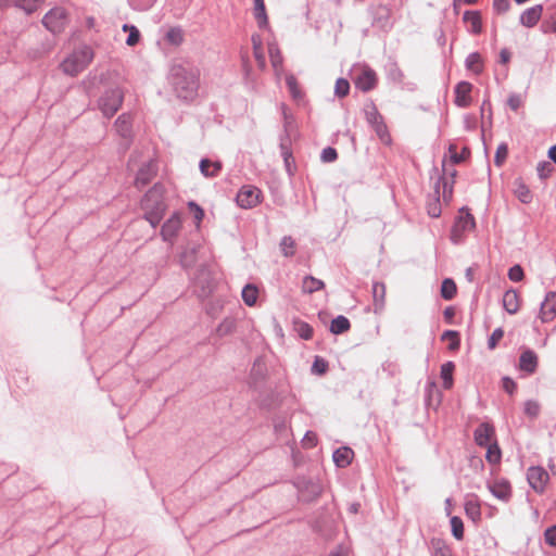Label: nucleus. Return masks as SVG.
Returning <instances> with one entry per match:
<instances>
[{
  "instance_id": "nucleus-1",
  "label": "nucleus",
  "mask_w": 556,
  "mask_h": 556,
  "mask_svg": "<svg viewBox=\"0 0 556 556\" xmlns=\"http://www.w3.org/2000/svg\"><path fill=\"white\" fill-rule=\"evenodd\" d=\"M170 75L179 97L188 99L195 93L199 86L198 71L176 64L172 67Z\"/></svg>"
},
{
  "instance_id": "nucleus-2",
  "label": "nucleus",
  "mask_w": 556,
  "mask_h": 556,
  "mask_svg": "<svg viewBox=\"0 0 556 556\" xmlns=\"http://www.w3.org/2000/svg\"><path fill=\"white\" fill-rule=\"evenodd\" d=\"M163 197V187L155 185L147 192L141 201V207L144 211V217L153 227H155L161 222L166 210Z\"/></svg>"
},
{
  "instance_id": "nucleus-3",
  "label": "nucleus",
  "mask_w": 556,
  "mask_h": 556,
  "mask_svg": "<svg viewBox=\"0 0 556 556\" xmlns=\"http://www.w3.org/2000/svg\"><path fill=\"white\" fill-rule=\"evenodd\" d=\"M93 56V50L90 47L84 46L70 54L60 66L64 74L74 77L91 63Z\"/></svg>"
},
{
  "instance_id": "nucleus-4",
  "label": "nucleus",
  "mask_w": 556,
  "mask_h": 556,
  "mask_svg": "<svg viewBox=\"0 0 556 556\" xmlns=\"http://www.w3.org/2000/svg\"><path fill=\"white\" fill-rule=\"evenodd\" d=\"M124 92L119 88L106 91L99 100V109L106 117H112L122 106Z\"/></svg>"
},
{
  "instance_id": "nucleus-5",
  "label": "nucleus",
  "mask_w": 556,
  "mask_h": 556,
  "mask_svg": "<svg viewBox=\"0 0 556 556\" xmlns=\"http://www.w3.org/2000/svg\"><path fill=\"white\" fill-rule=\"evenodd\" d=\"M476 226L473 216L465 208H462L458 213L456 222L452 228L451 239L453 242L458 243L464 233L471 231Z\"/></svg>"
},
{
  "instance_id": "nucleus-6",
  "label": "nucleus",
  "mask_w": 556,
  "mask_h": 556,
  "mask_svg": "<svg viewBox=\"0 0 556 556\" xmlns=\"http://www.w3.org/2000/svg\"><path fill=\"white\" fill-rule=\"evenodd\" d=\"M42 24L52 33H61L67 24V12L63 8H53L42 18Z\"/></svg>"
},
{
  "instance_id": "nucleus-7",
  "label": "nucleus",
  "mask_w": 556,
  "mask_h": 556,
  "mask_svg": "<svg viewBox=\"0 0 556 556\" xmlns=\"http://www.w3.org/2000/svg\"><path fill=\"white\" fill-rule=\"evenodd\" d=\"M366 115H367V121L370 123V125L375 129L379 139L383 143L389 144L391 142V137L388 131V127L383 121V117L377 111L376 106L372 105L370 108V110L367 111Z\"/></svg>"
},
{
  "instance_id": "nucleus-8",
  "label": "nucleus",
  "mask_w": 556,
  "mask_h": 556,
  "mask_svg": "<svg viewBox=\"0 0 556 556\" xmlns=\"http://www.w3.org/2000/svg\"><path fill=\"white\" fill-rule=\"evenodd\" d=\"M527 479L531 488L538 492L543 493L549 481L548 472L541 466L530 467L527 471Z\"/></svg>"
},
{
  "instance_id": "nucleus-9",
  "label": "nucleus",
  "mask_w": 556,
  "mask_h": 556,
  "mask_svg": "<svg viewBox=\"0 0 556 556\" xmlns=\"http://www.w3.org/2000/svg\"><path fill=\"white\" fill-rule=\"evenodd\" d=\"M261 191L252 186L242 187L237 194V203L242 208H252L260 203Z\"/></svg>"
},
{
  "instance_id": "nucleus-10",
  "label": "nucleus",
  "mask_w": 556,
  "mask_h": 556,
  "mask_svg": "<svg viewBox=\"0 0 556 556\" xmlns=\"http://www.w3.org/2000/svg\"><path fill=\"white\" fill-rule=\"evenodd\" d=\"M539 318L542 323H552L556 318V292L548 291L540 306Z\"/></svg>"
},
{
  "instance_id": "nucleus-11",
  "label": "nucleus",
  "mask_w": 556,
  "mask_h": 556,
  "mask_svg": "<svg viewBox=\"0 0 556 556\" xmlns=\"http://www.w3.org/2000/svg\"><path fill=\"white\" fill-rule=\"evenodd\" d=\"M354 83H355L356 88L366 92L376 87L377 75L371 68L365 66L362 68L361 73L355 78Z\"/></svg>"
},
{
  "instance_id": "nucleus-12",
  "label": "nucleus",
  "mask_w": 556,
  "mask_h": 556,
  "mask_svg": "<svg viewBox=\"0 0 556 556\" xmlns=\"http://www.w3.org/2000/svg\"><path fill=\"white\" fill-rule=\"evenodd\" d=\"M495 437V429L489 422L481 424L475 430V442L480 446H488L492 444Z\"/></svg>"
},
{
  "instance_id": "nucleus-13",
  "label": "nucleus",
  "mask_w": 556,
  "mask_h": 556,
  "mask_svg": "<svg viewBox=\"0 0 556 556\" xmlns=\"http://www.w3.org/2000/svg\"><path fill=\"white\" fill-rule=\"evenodd\" d=\"M181 228V218L179 214L172 215L162 226L161 235L165 241H172L178 235Z\"/></svg>"
},
{
  "instance_id": "nucleus-14",
  "label": "nucleus",
  "mask_w": 556,
  "mask_h": 556,
  "mask_svg": "<svg viewBox=\"0 0 556 556\" xmlns=\"http://www.w3.org/2000/svg\"><path fill=\"white\" fill-rule=\"evenodd\" d=\"M472 85L468 81H460L455 87V104L460 108H467L471 103Z\"/></svg>"
},
{
  "instance_id": "nucleus-15",
  "label": "nucleus",
  "mask_w": 556,
  "mask_h": 556,
  "mask_svg": "<svg viewBox=\"0 0 556 556\" xmlns=\"http://www.w3.org/2000/svg\"><path fill=\"white\" fill-rule=\"evenodd\" d=\"M491 493L502 501H508L511 495V486L505 479H498L489 484Z\"/></svg>"
},
{
  "instance_id": "nucleus-16",
  "label": "nucleus",
  "mask_w": 556,
  "mask_h": 556,
  "mask_svg": "<svg viewBox=\"0 0 556 556\" xmlns=\"http://www.w3.org/2000/svg\"><path fill=\"white\" fill-rule=\"evenodd\" d=\"M156 164L153 161H150L149 163L144 164L138 172L136 177V186L137 187H144L147 186L152 178L156 175Z\"/></svg>"
},
{
  "instance_id": "nucleus-17",
  "label": "nucleus",
  "mask_w": 556,
  "mask_h": 556,
  "mask_svg": "<svg viewBox=\"0 0 556 556\" xmlns=\"http://www.w3.org/2000/svg\"><path fill=\"white\" fill-rule=\"evenodd\" d=\"M543 13V7L538 4L522 12L520 22L526 27H533L538 24Z\"/></svg>"
},
{
  "instance_id": "nucleus-18",
  "label": "nucleus",
  "mask_w": 556,
  "mask_h": 556,
  "mask_svg": "<svg viewBox=\"0 0 556 556\" xmlns=\"http://www.w3.org/2000/svg\"><path fill=\"white\" fill-rule=\"evenodd\" d=\"M538 367V356L531 351H525L519 358V368L528 374H533Z\"/></svg>"
},
{
  "instance_id": "nucleus-19",
  "label": "nucleus",
  "mask_w": 556,
  "mask_h": 556,
  "mask_svg": "<svg viewBox=\"0 0 556 556\" xmlns=\"http://www.w3.org/2000/svg\"><path fill=\"white\" fill-rule=\"evenodd\" d=\"M503 306L508 314H516L520 308V298L515 290H508L503 295Z\"/></svg>"
},
{
  "instance_id": "nucleus-20",
  "label": "nucleus",
  "mask_w": 556,
  "mask_h": 556,
  "mask_svg": "<svg viewBox=\"0 0 556 556\" xmlns=\"http://www.w3.org/2000/svg\"><path fill=\"white\" fill-rule=\"evenodd\" d=\"M354 457V452L348 446H342L333 453V462L338 467L344 468L349 466Z\"/></svg>"
},
{
  "instance_id": "nucleus-21",
  "label": "nucleus",
  "mask_w": 556,
  "mask_h": 556,
  "mask_svg": "<svg viewBox=\"0 0 556 556\" xmlns=\"http://www.w3.org/2000/svg\"><path fill=\"white\" fill-rule=\"evenodd\" d=\"M254 17L257 22L258 27L266 28L268 27V16L266 13L265 2L264 0H254V9H253Z\"/></svg>"
},
{
  "instance_id": "nucleus-22",
  "label": "nucleus",
  "mask_w": 556,
  "mask_h": 556,
  "mask_svg": "<svg viewBox=\"0 0 556 556\" xmlns=\"http://www.w3.org/2000/svg\"><path fill=\"white\" fill-rule=\"evenodd\" d=\"M514 193L522 203H530L532 201V192L528 186L521 180L516 179L514 182Z\"/></svg>"
},
{
  "instance_id": "nucleus-23",
  "label": "nucleus",
  "mask_w": 556,
  "mask_h": 556,
  "mask_svg": "<svg viewBox=\"0 0 556 556\" xmlns=\"http://www.w3.org/2000/svg\"><path fill=\"white\" fill-rule=\"evenodd\" d=\"M464 22L469 24L470 31L480 34L482 30L481 15L478 11H466L463 17Z\"/></svg>"
},
{
  "instance_id": "nucleus-24",
  "label": "nucleus",
  "mask_w": 556,
  "mask_h": 556,
  "mask_svg": "<svg viewBox=\"0 0 556 556\" xmlns=\"http://www.w3.org/2000/svg\"><path fill=\"white\" fill-rule=\"evenodd\" d=\"M252 45H253V54L255 58V61L261 70H264L266 67V59L263 51V43L262 39L258 35L252 36Z\"/></svg>"
},
{
  "instance_id": "nucleus-25",
  "label": "nucleus",
  "mask_w": 556,
  "mask_h": 556,
  "mask_svg": "<svg viewBox=\"0 0 556 556\" xmlns=\"http://www.w3.org/2000/svg\"><path fill=\"white\" fill-rule=\"evenodd\" d=\"M268 54H269V59H270V63H271L273 67L276 71L281 70L282 63H283V58H282V54H281V51H280L278 45L275 41L268 43Z\"/></svg>"
},
{
  "instance_id": "nucleus-26",
  "label": "nucleus",
  "mask_w": 556,
  "mask_h": 556,
  "mask_svg": "<svg viewBox=\"0 0 556 556\" xmlns=\"http://www.w3.org/2000/svg\"><path fill=\"white\" fill-rule=\"evenodd\" d=\"M455 365L453 362H446L441 366V378L443 380V388L448 390L453 387V374Z\"/></svg>"
},
{
  "instance_id": "nucleus-27",
  "label": "nucleus",
  "mask_w": 556,
  "mask_h": 556,
  "mask_svg": "<svg viewBox=\"0 0 556 556\" xmlns=\"http://www.w3.org/2000/svg\"><path fill=\"white\" fill-rule=\"evenodd\" d=\"M115 128L122 137L129 138L131 134L130 116L126 114L118 116L115 121Z\"/></svg>"
},
{
  "instance_id": "nucleus-28",
  "label": "nucleus",
  "mask_w": 556,
  "mask_h": 556,
  "mask_svg": "<svg viewBox=\"0 0 556 556\" xmlns=\"http://www.w3.org/2000/svg\"><path fill=\"white\" fill-rule=\"evenodd\" d=\"M286 84L291 97L295 101H302L304 99V92L302 91L296 78L293 75H287Z\"/></svg>"
},
{
  "instance_id": "nucleus-29",
  "label": "nucleus",
  "mask_w": 556,
  "mask_h": 556,
  "mask_svg": "<svg viewBox=\"0 0 556 556\" xmlns=\"http://www.w3.org/2000/svg\"><path fill=\"white\" fill-rule=\"evenodd\" d=\"M324 287H325L324 281H321L313 276H306L302 282L303 292L308 293V294H311L315 291L321 290V289H324Z\"/></svg>"
},
{
  "instance_id": "nucleus-30",
  "label": "nucleus",
  "mask_w": 556,
  "mask_h": 556,
  "mask_svg": "<svg viewBox=\"0 0 556 556\" xmlns=\"http://www.w3.org/2000/svg\"><path fill=\"white\" fill-rule=\"evenodd\" d=\"M351 327L349 319L344 316L336 317L330 325V331L334 334H340L348 331Z\"/></svg>"
},
{
  "instance_id": "nucleus-31",
  "label": "nucleus",
  "mask_w": 556,
  "mask_h": 556,
  "mask_svg": "<svg viewBox=\"0 0 556 556\" xmlns=\"http://www.w3.org/2000/svg\"><path fill=\"white\" fill-rule=\"evenodd\" d=\"M201 172L206 177H213L218 174L222 168L219 162H211L210 160H202L200 163Z\"/></svg>"
},
{
  "instance_id": "nucleus-32",
  "label": "nucleus",
  "mask_w": 556,
  "mask_h": 556,
  "mask_svg": "<svg viewBox=\"0 0 556 556\" xmlns=\"http://www.w3.org/2000/svg\"><path fill=\"white\" fill-rule=\"evenodd\" d=\"M456 292H457V287H456V283L454 282V280L450 279V278L444 279L442 282V286H441V296L444 300L448 301V300H452L456 295Z\"/></svg>"
},
{
  "instance_id": "nucleus-33",
  "label": "nucleus",
  "mask_w": 556,
  "mask_h": 556,
  "mask_svg": "<svg viewBox=\"0 0 556 556\" xmlns=\"http://www.w3.org/2000/svg\"><path fill=\"white\" fill-rule=\"evenodd\" d=\"M372 296L376 308H382L386 296V286L380 282H376L372 286Z\"/></svg>"
},
{
  "instance_id": "nucleus-34",
  "label": "nucleus",
  "mask_w": 556,
  "mask_h": 556,
  "mask_svg": "<svg viewBox=\"0 0 556 556\" xmlns=\"http://www.w3.org/2000/svg\"><path fill=\"white\" fill-rule=\"evenodd\" d=\"M258 290L255 286L247 285L242 290L243 302L248 306H253L256 303Z\"/></svg>"
},
{
  "instance_id": "nucleus-35",
  "label": "nucleus",
  "mask_w": 556,
  "mask_h": 556,
  "mask_svg": "<svg viewBox=\"0 0 556 556\" xmlns=\"http://www.w3.org/2000/svg\"><path fill=\"white\" fill-rule=\"evenodd\" d=\"M467 516L473 521L479 520L481 517L480 504L477 500H468L465 504Z\"/></svg>"
},
{
  "instance_id": "nucleus-36",
  "label": "nucleus",
  "mask_w": 556,
  "mask_h": 556,
  "mask_svg": "<svg viewBox=\"0 0 556 556\" xmlns=\"http://www.w3.org/2000/svg\"><path fill=\"white\" fill-rule=\"evenodd\" d=\"M441 339L442 341L448 343V349L451 351H456L459 349L460 340L457 331L447 330L442 334Z\"/></svg>"
},
{
  "instance_id": "nucleus-37",
  "label": "nucleus",
  "mask_w": 556,
  "mask_h": 556,
  "mask_svg": "<svg viewBox=\"0 0 556 556\" xmlns=\"http://www.w3.org/2000/svg\"><path fill=\"white\" fill-rule=\"evenodd\" d=\"M45 2V0H16V5L30 14L38 10V8Z\"/></svg>"
},
{
  "instance_id": "nucleus-38",
  "label": "nucleus",
  "mask_w": 556,
  "mask_h": 556,
  "mask_svg": "<svg viewBox=\"0 0 556 556\" xmlns=\"http://www.w3.org/2000/svg\"><path fill=\"white\" fill-rule=\"evenodd\" d=\"M485 458L490 464H498L501 462L502 453L496 442L486 446Z\"/></svg>"
},
{
  "instance_id": "nucleus-39",
  "label": "nucleus",
  "mask_w": 556,
  "mask_h": 556,
  "mask_svg": "<svg viewBox=\"0 0 556 556\" xmlns=\"http://www.w3.org/2000/svg\"><path fill=\"white\" fill-rule=\"evenodd\" d=\"M123 30L129 33L128 38L126 40V43L129 47H134V46H136L139 42V40H140V33L137 29V27H135L132 25L125 24L123 26Z\"/></svg>"
},
{
  "instance_id": "nucleus-40",
  "label": "nucleus",
  "mask_w": 556,
  "mask_h": 556,
  "mask_svg": "<svg viewBox=\"0 0 556 556\" xmlns=\"http://www.w3.org/2000/svg\"><path fill=\"white\" fill-rule=\"evenodd\" d=\"M466 65L470 71L480 73L482 71L481 56L478 53H471L466 60Z\"/></svg>"
},
{
  "instance_id": "nucleus-41",
  "label": "nucleus",
  "mask_w": 556,
  "mask_h": 556,
  "mask_svg": "<svg viewBox=\"0 0 556 556\" xmlns=\"http://www.w3.org/2000/svg\"><path fill=\"white\" fill-rule=\"evenodd\" d=\"M451 527L455 539L462 540L464 538V523L462 519L457 516L452 517Z\"/></svg>"
},
{
  "instance_id": "nucleus-42",
  "label": "nucleus",
  "mask_w": 556,
  "mask_h": 556,
  "mask_svg": "<svg viewBox=\"0 0 556 556\" xmlns=\"http://www.w3.org/2000/svg\"><path fill=\"white\" fill-rule=\"evenodd\" d=\"M280 248L285 256H292L295 253V242L291 237H285L280 242Z\"/></svg>"
},
{
  "instance_id": "nucleus-43",
  "label": "nucleus",
  "mask_w": 556,
  "mask_h": 556,
  "mask_svg": "<svg viewBox=\"0 0 556 556\" xmlns=\"http://www.w3.org/2000/svg\"><path fill=\"white\" fill-rule=\"evenodd\" d=\"M448 151L451 153V157L453 160V163H460L462 161H464L466 157L469 156L470 154V151L468 148H464L462 150V153H457L456 152V146L454 144H451L450 148H448Z\"/></svg>"
},
{
  "instance_id": "nucleus-44",
  "label": "nucleus",
  "mask_w": 556,
  "mask_h": 556,
  "mask_svg": "<svg viewBox=\"0 0 556 556\" xmlns=\"http://www.w3.org/2000/svg\"><path fill=\"white\" fill-rule=\"evenodd\" d=\"M166 39L173 45H180L184 40V34L179 28H172L166 34Z\"/></svg>"
},
{
  "instance_id": "nucleus-45",
  "label": "nucleus",
  "mask_w": 556,
  "mask_h": 556,
  "mask_svg": "<svg viewBox=\"0 0 556 556\" xmlns=\"http://www.w3.org/2000/svg\"><path fill=\"white\" fill-rule=\"evenodd\" d=\"M508 155V148L505 143L497 147L494 163L496 166H502Z\"/></svg>"
},
{
  "instance_id": "nucleus-46",
  "label": "nucleus",
  "mask_w": 556,
  "mask_h": 556,
  "mask_svg": "<svg viewBox=\"0 0 556 556\" xmlns=\"http://www.w3.org/2000/svg\"><path fill=\"white\" fill-rule=\"evenodd\" d=\"M350 91V84L346 79L339 78L336 81V94L340 98L348 96Z\"/></svg>"
},
{
  "instance_id": "nucleus-47",
  "label": "nucleus",
  "mask_w": 556,
  "mask_h": 556,
  "mask_svg": "<svg viewBox=\"0 0 556 556\" xmlns=\"http://www.w3.org/2000/svg\"><path fill=\"white\" fill-rule=\"evenodd\" d=\"M296 331L299 336L305 340H308L313 337V328L306 323H298Z\"/></svg>"
},
{
  "instance_id": "nucleus-48",
  "label": "nucleus",
  "mask_w": 556,
  "mask_h": 556,
  "mask_svg": "<svg viewBox=\"0 0 556 556\" xmlns=\"http://www.w3.org/2000/svg\"><path fill=\"white\" fill-rule=\"evenodd\" d=\"M504 330L502 328H496L488 341V346L490 350H494L497 343L503 339Z\"/></svg>"
},
{
  "instance_id": "nucleus-49",
  "label": "nucleus",
  "mask_w": 556,
  "mask_h": 556,
  "mask_svg": "<svg viewBox=\"0 0 556 556\" xmlns=\"http://www.w3.org/2000/svg\"><path fill=\"white\" fill-rule=\"evenodd\" d=\"M540 413V405L535 401H527L525 403V414L529 417H536Z\"/></svg>"
},
{
  "instance_id": "nucleus-50",
  "label": "nucleus",
  "mask_w": 556,
  "mask_h": 556,
  "mask_svg": "<svg viewBox=\"0 0 556 556\" xmlns=\"http://www.w3.org/2000/svg\"><path fill=\"white\" fill-rule=\"evenodd\" d=\"M188 207L193 213V216H194V219L197 223V227H199L200 223L202 222V219L204 217V211L197 203H194L192 201L188 203Z\"/></svg>"
},
{
  "instance_id": "nucleus-51",
  "label": "nucleus",
  "mask_w": 556,
  "mask_h": 556,
  "mask_svg": "<svg viewBox=\"0 0 556 556\" xmlns=\"http://www.w3.org/2000/svg\"><path fill=\"white\" fill-rule=\"evenodd\" d=\"M327 369L328 363L321 357H316L312 367L313 372L317 375H323L327 371Z\"/></svg>"
},
{
  "instance_id": "nucleus-52",
  "label": "nucleus",
  "mask_w": 556,
  "mask_h": 556,
  "mask_svg": "<svg viewBox=\"0 0 556 556\" xmlns=\"http://www.w3.org/2000/svg\"><path fill=\"white\" fill-rule=\"evenodd\" d=\"M523 276H525L523 269L521 268L520 265H515L511 268H509V270H508V278L511 281H515V282L521 281L523 279Z\"/></svg>"
},
{
  "instance_id": "nucleus-53",
  "label": "nucleus",
  "mask_w": 556,
  "mask_h": 556,
  "mask_svg": "<svg viewBox=\"0 0 556 556\" xmlns=\"http://www.w3.org/2000/svg\"><path fill=\"white\" fill-rule=\"evenodd\" d=\"M318 439L315 432L308 431L302 440V445L305 448H312L317 445Z\"/></svg>"
},
{
  "instance_id": "nucleus-54",
  "label": "nucleus",
  "mask_w": 556,
  "mask_h": 556,
  "mask_svg": "<svg viewBox=\"0 0 556 556\" xmlns=\"http://www.w3.org/2000/svg\"><path fill=\"white\" fill-rule=\"evenodd\" d=\"M507 104L513 111H517L522 106L523 99L520 94H511L507 100Z\"/></svg>"
},
{
  "instance_id": "nucleus-55",
  "label": "nucleus",
  "mask_w": 556,
  "mask_h": 556,
  "mask_svg": "<svg viewBox=\"0 0 556 556\" xmlns=\"http://www.w3.org/2000/svg\"><path fill=\"white\" fill-rule=\"evenodd\" d=\"M545 542L551 546H556V526L549 527L544 533Z\"/></svg>"
},
{
  "instance_id": "nucleus-56",
  "label": "nucleus",
  "mask_w": 556,
  "mask_h": 556,
  "mask_svg": "<svg viewBox=\"0 0 556 556\" xmlns=\"http://www.w3.org/2000/svg\"><path fill=\"white\" fill-rule=\"evenodd\" d=\"M338 157V153L336 151V149L333 148H326L324 149L323 153H321V160L324 162H333L336 161Z\"/></svg>"
},
{
  "instance_id": "nucleus-57",
  "label": "nucleus",
  "mask_w": 556,
  "mask_h": 556,
  "mask_svg": "<svg viewBox=\"0 0 556 556\" xmlns=\"http://www.w3.org/2000/svg\"><path fill=\"white\" fill-rule=\"evenodd\" d=\"M544 33H556V13L542 25Z\"/></svg>"
},
{
  "instance_id": "nucleus-58",
  "label": "nucleus",
  "mask_w": 556,
  "mask_h": 556,
  "mask_svg": "<svg viewBox=\"0 0 556 556\" xmlns=\"http://www.w3.org/2000/svg\"><path fill=\"white\" fill-rule=\"evenodd\" d=\"M493 8L498 13H505L509 9L508 0H493Z\"/></svg>"
},
{
  "instance_id": "nucleus-59",
  "label": "nucleus",
  "mask_w": 556,
  "mask_h": 556,
  "mask_svg": "<svg viewBox=\"0 0 556 556\" xmlns=\"http://www.w3.org/2000/svg\"><path fill=\"white\" fill-rule=\"evenodd\" d=\"M428 214L431 217H439L440 216V214H441V206H440V203H439L438 199H435L433 201V203H430L428 205Z\"/></svg>"
},
{
  "instance_id": "nucleus-60",
  "label": "nucleus",
  "mask_w": 556,
  "mask_h": 556,
  "mask_svg": "<svg viewBox=\"0 0 556 556\" xmlns=\"http://www.w3.org/2000/svg\"><path fill=\"white\" fill-rule=\"evenodd\" d=\"M503 389H504L507 393L513 394V393L516 391V389H517V384H516V382H515L513 379H510L509 377H505V378H503Z\"/></svg>"
},
{
  "instance_id": "nucleus-61",
  "label": "nucleus",
  "mask_w": 556,
  "mask_h": 556,
  "mask_svg": "<svg viewBox=\"0 0 556 556\" xmlns=\"http://www.w3.org/2000/svg\"><path fill=\"white\" fill-rule=\"evenodd\" d=\"M434 556H452V553L447 546L443 545L435 548Z\"/></svg>"
},
{
  "instance_id": "nucleus-62",
  "label": "nucleus",
  "mask_w": 556,
  "mask_h": 556,
  "mask_svg": "<svg viewBox=\"0 0 556 556\" xmlns=\"http://www.w3.org/2000/svg\"><path fill=\"white\" fill-rule=\"evenodd\" d=\"M510 60V52L507 49H503L500 52V61L503 64H507Z\"/></svg>"
},
{
  "instance_id": "nucleus-63",
  "label": "nucleus",
  "mask_w": 556,
  "mask_h": 556,
  "mask_svg": "<svg viewBox=\"0 0 556 556\" xmlns=\"http://www.w3.org/2000/svg\"><path fill=\"white\" fill-rule=\"evenodd\" d=\"M443 199L450 201L452 199V186H447V182L443 184Z\"/></svg>"
},
{
  "instance_id": "nucleus-64",
  "label": "nucleus",
  "mask_w": 556,
  "mask_h": 556,
  "mask_svg": "<svg viewBox=\"0 0 556 556\" xmlns=\"http://www.w3.org/2000/svg\"><path fill=\"white\" fill-rule=\"evenodd\" d=\"M232 327V323L231 321H224L219 327H218V332L220 333H225L227 331H230Z\"/></svg>"
}]
</instances>
